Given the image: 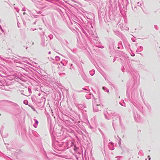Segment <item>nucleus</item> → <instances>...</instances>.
<instances>
[{
    "instance_id": "c85d7f7f",
    "label": "nucleus",
    "mask_w": 160,
    "mask_h": 160,
    "mask_svg": "<svg viewBox=\"0 0 160 160\" xmlns=\"http://www.w3.org/2000/svg\"><path fill=\"white\" fill-rule=\"evenodd\" d=\"M133 56H134V55L132 54Z\"/></svg>"
},
{
    "instance_id": "4be33fe9",
    "label": "nucleus",
    "mask_w": 160,
    "mask_h": 160,
    "mask_svg": "<svg viewBox=\"0 0 160 160\" xmlns=\"http://www.w3.org/2000/svg\"><path fill=\"white\" fill-rule=\"evenodd\" d=\"M25 14V12H24V13H23V14H24V15Z\"/></svg>"
},
{
    "instance_id": "0eeeda50",
    "label": "nucleus",
    "mask_w": 160,
    "mask_h": 160,
    "mask_svg": "<svg viewBox=\"0 0 160 160\" xmlns=\"http://www.w3.org/2000/svg\"><path fill=\"white\" fill-rule=\"evenodd\" d=\"M89 73L91 76H93L95 73V71L93 70H92L89 71Z\"/></svg>"
},
{
    "instance_id": "7c9ffc66",
    "label": "nucleus",
    "mask_w": 160,
    "mask_h": 160,
    "mask_svg": "<svg viewBox=\"0 0 160 160\" xmlns=\"http://www.w3.org/2000/svg\"><path fill=\"white\" fill-rule=\"evenodd\" d=\"M15 104L16 105H17V104Z\"/></svg>"
},
{
    "instance_id": "c756f323",
    "label": "nucleus",
    "mask_w": 160,
    "mask_h": 160,
    "mask_svg": "<svg viewBox=\"0 0 160 160\" xmlns=\"http://www.w3.org/2000/svg\"><path fill=\"white\" fill-rule=\"evenodd\" d=\"M133 56H134V55L132 54Z\"/></svg>"
},
{
    "instance_id": "f8f14e48",
    "label": "nucleus",
    "mask_w": 160,
    "mask_h": 160,
    "mask_svg": "<svg viewBox=\"0 0 160 160\" xmlns=\"http://www.w3.org/2000/svg\"><path fill=\"white\" fill-rule=\"evenodd\" d=\"M148 160H150V159H151V158H150V156H148Z\"/></svg>"
},
{
    "instance_id": "9b49d317",
    "label": "nucleus",
    "mask_w": 160,
    "mask_h": 160,
    "mask_svg": "<svg viewBox=\"0 0 160 160\" xmlns=\"http://www.w3.org/2000/svg\"><path fill=\"white\" fill-rule=\"evenodd\" d=\"M109 143L111 144L112 145H113V143L112 142H110Z\"/></svg>"
},
{
    "instance_id": "9d476101",
    "label": "nucleus",
    "mask_w": 160,
    "mask_h": 160,
    "mask_svg": "<svg viewBox=\"0 0 160 160\" xmlns=\"http://www.w3.org/2000/svg\"><path fill=\"white\" fill-rule=\"evenodd\" d=\"M22 10L23 11H26L25 8H23Z\"/></svg>"
},
{
    "instance_id": "cd10ccee",
    "label": "nucleus",
    "mask_w": 160,
    "mask_h": 160,
    "mask_svg": "<svg viewBox=\"0 0 160 160\" xmlns=\"http://www.w3.org/2000/svg\"><path fill=\"white\" fill-rule=\"evenodd\" d=\"M145 160H147V159L146 158V159H145Z\"/></svg>"
},
{
    "instance_id": "dca6fc26",
    "label": "nucleus",
    "mask_w": 160,
    "mask_h": 160,
    "mask_svg": "<svg viewBox=\"0 0 160 160\" xmlns=\"http://www.w3.org/2000/svg\"><path fill=\"white\" fill-rule=\"evenodd\" d=\"M24 103L25 105H27V104H28V102H27V103H25V101H24Z\"/></svg>"
},
{
    "instance_id": "2eb2a0df",
    "label": "nucleus",
    "mask_w": 160,
    "mask_h": 160,
    "mask_svg": "<svg viewBox=\"0 0 160 160\" xmlns=\"http://www.w3.org/2000/svg\"><path fill=\"white\" fill-rule=\"evenodd\" d=\"M154 27L155 28H156V29H157V26H155Z\"/></svg>"
},
{
    "instance_id": "393cba45",
    "label": "nucleus",
    "mask_w": 160,
    "mask_h": 160,
    "mask_svg": "<svg viewBox=\"0 0 160 160\" xmlns=\"http://www.w3.org/2000/svg\"><path fill=\"white\" fill-rule=\"evenodd\" d=\"M132 8H133V9H134L133 8V7L132 6Z\"/></svg>"
},
{
    "instance_id": "a878e982",
    "label": "nucleus",
    "mask_w": 160,
    "mask_h": 160,
    "mask_svg": "<svg viewBox=\"0 0 160 160\" xmlns=\"http://www.w3.org/2000/svg\"><path fill=\"white\" fill-rule=\"evenodd\" d=\"M19 12V10H18V12Z\"/></svg>"
},
{
    "instance_id": "412c9836",
    "label": "nucleus",
    "mask_w": 160,
    "mask_h": 160,
    "mask_svg": "<svg viewBox=\"0 0 160 160\" xmlns=\"http://www.w3.org/2000/svg\"><path fill=\"white\" fill-rule=\"evenodd\" d=\"M136 8V6H135V7H134V9Z\"/></svg>"
},
{
    "instance_id": "bb28decb",
    "label": "nucleus",
    "mask_w": 160,
    "mask_h": 160,
    "mask_svg": "<svg viewBox=\"0 0 160 160\" xmlns=\"http://www.w3.org/2000/svg\"><path fill=\"white\" fill-rule=\"evenodd\" d=\"M19 12V10H18V12Z\"/></svg>"
},
{
    "instance_id": "6ab92c4d",
    "label": "nucleus",
    "mask_w": 160,
    "mask_h": 160,
    "mask_svg": "<svg viewBox=\"0 0 160 160\" xmlns=\"http://www.w3.org/2000/svg\"><path fill=\"white\" fill-rule=\"evenodd\" d=\"M33 110L34 111H35V110L34 108H33Z\"/></svg>"
},
{
    "instance_id": "aec40b11",
    "label": "nucleus",
    "mask_w": 160,
    "mask_h": 160,
    "mask_svg": "<svg viewBox=\"0 0 160 160\" xmlns=\"http://www.w3.org/2000/svg\"><path fill=\"white\" fill-rule=\"evenodd\" d=\"M83 90H87V89H85V88H83Z\"/></svg>"
},
{
    "instance_id": "f03ea898",
    "label": "nucleus",
    "mask_w": 160,
    "mask_h": 160,
    "mask_svg": "<svg viewBox=\"0 0 160 160\" xmlns=\"http://www.w3.org/2000/svg\"><path fill=\"white\" fill-rule=\"evenodd\" d=\"M104 115L107 119H109L111 118V115L108 113V112L107 111L104 112Z\"/></svg>"
},
{
    "instance_id": "423d86ee",
    "label": "nucleus",
    "mask_w": 160,
    "mask_h": 160,
    "mask_svg": "<svg viewBox=\"0 0 160 160\" xmlns=\"http://www.w3.org/2000/svg\"><path fill=\"white\" fill-rule=\"evenodd\" d=\"M120 25V28L123 30H129V28L128 27H126V28L125 29L123 28H124L123 27V24H121Z\"/></svg>"
},
{
    "instance_id": "f3484780",
    "label": "nucleus",
    "mask_w": 160,
    "mask_h": 160,
    "mask_svg": "<svg viewBox=\"0 0 160 160\" xmlns=\"http://www.w3.org/2000/svg\"><path fill=\"white\" fill-rule=\"evenodd\" d=\"M51 52H50V51L49 52H48V54H51Z\"/></svg>"
},
{
    "instance_id": "a211bd4d",
    "label": "nucleus",
    "mask_w": 160,
    "mask_h": 160,
    "mask_svg": "<svg viewBox=\"0 0 160 160\" xmlns=\"http://www.w3.org/2000/svg\"><path fill=\"white\" fill-rule=\"evenodd\" d=\"M114 149V148H112V149H110V150H113Z\"/></svg>"
},
{
    "instance_id": "ddd939ff",
    "label": "nucleus",
    "mask_w": 160,
    "mask_h": 160,
    "mask_svg": "<svg viewBox=\"0 0 160 160\" xmlns=\"http://www.w3.org/2000/svg\"><path fill=\"white\" fill-rule=\"evenodd\" d=\"M28 91H29V92H31V90L30 89L28 88Z\"/></svg>"
},
{
    "instance_id": "f257e3e1",
    "label": "nucleus",
    "mask_w": 160,
    "mask_h": 160,
    "mask_svg": "<svg viewBox=\"0 0 160 160\" xmlns=\"http://www.w3.org/2000/svg\"><path fill=\"white\" fill-rule=\"evenodd\" d=\"M96 99H95V102H93V111L94 112H97L99 110L102 108V105L99 103H97L96 101Z\"/></svg>"
},
{
    "instance_id": "b1692460",
    "label": "nucleus",
    "mask_w": 160,
    "mask_h": 160,
    "mask_svg": "<svg viewBox=\"0 0 160 160\" xmlns=\"http://www.w3.org/2000/svg\"><path fill=\"white\" fill-rule=\"evenodd\" d=\"M18 27H19V25L18 24Z\"/></svg>"
},
{
    "instance_id": "4468645a",
    "label": "nucleus",
    "mask_w": 160,
    "mask_h": 160,
    "mask_svg": "<svg viewBox=\"0 0 160 160\" xmlns=\"http://www.w3.org/2000/svg\"><path fill=\"white\" fill-rule=\"evenodd\" d=\"M0 28H1V30H2V32H3V30L2 29V28H1V27H0Z\"/></svg>"
},
{
    "instance_id": "39448f33",
    "label": "nucleus",
    "mask_w": 160,
    "mask_h": 160,
    "mask_svg": "<svg viewBox=\"0 0 160 160\" xmlns=\"http://www.w3.org/2000/svg\"><path fill=\"white\" fill-rule=\"evenodd\" d=\"M143 48L142 47V46H140V47H139V48H138V49H137V51H137V52H141L142 51V50H143Z\"/></svg>"
},
{
    "instance_id": "6e6552de",
    "label": "nucleus",
    "mask_w": 160,
    "mask_h": 160,
    "mask_svg": "<svg viewBox=\"0 0 160 160\" xmlns=\"http://www.w3.org/2000/svg\"><path fill=\"white\" fill-rule=\"evenodd\" d=\"M102 89H103L104 90L107 92H109V90L107 89V88L105 87H103L102 88Z\"/></svg>"
},
{
    "instance_id": "5701e85b",
    "label": "nucleus",
    "mask_w": 160,
    "mask_h": 160,
    "mask_svg": "<svg viewBox=\"0 0 160 160\" xmlns=\"http://www.w3.org/2000/svg\"><path fill=\"white\" fill-rule=\"evenodd\" d=\"M18 27H19V25L18 24Z\"/></svg>"
},
{
    "instance_id": "7ed1b4c3",
    "label": "nucleus",
    "mask_w": 160,
    "mask_h": 160,
    "mask_svg": "<svg viewBox=\"0 0 160 160\" xmlns=\"http://www.w3.org/2000/svg\"><path fill=\"white\" fill-rule=\"evenodd\" d=\"M137 5L139 6H141L143 5V2L142 0H138V2H137Z\"/></svg>"
},
{
    "instance_id": "1a4fd4ad",
    "label": "nucleus",
    "mask_w": 160,
    "mask_h": 160,
    "mask_svg": "<svg viewBox=\"0 0 160 160\" xmlns=\"http://www.w3.org/2000/svg\"><path fill=\"white\" fill-rule=\"evenodd\" d=\"M55 58L57 61H59L60 59V57L58 56H56Z\"/></svg>"
},
{
    "instance_id": "20e7f679",
    "label": "nucleus",
    "mask_w": 160,
    "mask_h": 160,
    "mask_svg": "<svg viewBox=\"0 0 160 160\" xmlns=\"http://www.w3.org/2000/svg\"><path fill=\"white\" fill-rule=\"evenodd\" d=\"M34 120L35 121V123L33 124V126L35 128H36L37 127L38 122V121L34 119Z\"/></svg>"
}]
</instances>
